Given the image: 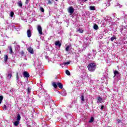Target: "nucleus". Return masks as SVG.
Masks as SVG:
<instances>
[{"label":"nucleus","mask_w":127,"mask_h":127,"mask_svg":"<svg viewBox=\"0 0 127 127\" xmlns=\"http://www.w3.org/2000/svg\"><path fill=\"white\" fill-rule=\"evenodd\" d=\"M87 68L90 72H94L95 70L97 69V64L96 63H90L87 66Z\"/></svg>","instance_id":"nucleus-1"},{"label":"nucleus","mask_w":127,"mask_h":127,"mask_svg":"<svg viewBox=\"0 0 127 127\" xmlns=\"http://www.w3.org/2000/svg\"><path fill=\"white\" fill-rule=\"evenodd\" d=\"M74 11L75 10L74 9V8L72 6L69 7L67 9L68 12L69 13H70V14H72V13H74Z\"/></svg>","instance_id":"nucleus-2"},{"label":"nucleus","mask_w":127,"mask_h":127,"mask_svg":"<svg viewBox=\"0 0 127 127\" xmlns=\"http://www.w3.org/2000/svg\"><path fill=\"white\" fill-rule=\"evenodd\" d=\"M38 31L41 35H42L43 34V33L42 32V28L41 27V26L38 25L37 27Z\"/></svg>","instance_id":"nucleus-3"},{"label":"nucleus","mask_w":127,"mask_h":127,"mask_svg":"<svg viewBox=\"0 0 127 127\" xmlns=\"http://www.w3.org/2000/svg\"><path fill=\"white\" fill-rule=\"evenodd\" d=\"M23 75L24 77H25V78H29L30 75L28 72L27 71H24L23 73Z\"/></svg>","instance_id":"nucleus-4"},{"label":"nucleus","mask_w":127,"mask_h":127,"mask_svg":"<svg viewBox=\"0 0 127 127\" xmlns=\"http://www.w3.org/2000/svg\"><path fill=\"white\" fill-rule=\"evenodd\" d=\"M27 35L29 38H30V37H31V35H32L31 34V31L30 30V29L27 30Z\"/></svg>","instance_id":"nucleus-5"},{"label":"nucleus","mask_w":127,"mask_h":127,"mask_svg":"<svg viewBox=\"0 0 127 127\" xmlns=\"http://www.w3.org/2000/svg\"><path fill=\"white\" fill-rule=\"evenodd\" d=\"M27 50L28 51V52H29V53H30L31 54H33V49L32 48H31V47L28 48Z\"/></svg>","instance_id":"nucleus-6"},{"label":"nucleus","mask_w":127,"mask_h":127,"mask_svg":"<svg viewBox=\"0 0 127 127\" xmlns=\"http://www.w3.org/2000/svg\"><path fill=\"white\" fill-rule=\"evenodd\" d=\"M55 44L56 46H59V47H61V43H60V41H56Z\"/></svg>","instance_id":"nucleus-7"},{"label":"nucleus","mask_w":127,"mask_h":127,"mask_svg":"<svg viewBox=\"0 0 127 127\" xmlns=\"http://www.w3.org/2000/svg\"><path fill=\"white\" fill-rule=\"evenodd\" d=\"M57 85H58L60 89H63V84L61 82H57Z\"/></svg>","instance_id":"nucleus-8"},{"label":"nucleus","mask_w":127,"mask_h":127,"mask_svg":"<svg viewBox=\"0 0 127 127\" xmlns=\"http://www.w3.org/2000/svg\"><path fill=\"white\" fill-rule=\"evenodd\" d=\"M52 86L54 87V88H55V89H57V88H58L57 83H56L55 82H52Z\"/></svg>","instance_id":"nucleus-9"},{"label":"nucleus","mask_w":127,"mask_h":127,"mask_svg":"<svg viewBox=\"0 0 127 127\" xmlns=\"http://www.w3.org/2000/svg\"><path fill=\"white\" fill-rule=\"evenodd\" d=\"M7 77L9 80H10V79H11V77H12V74L11 72L8 73Z\"/></svg>","instance_id":"nucleus-10"},{"label":"nucleus","mask_w":127,"mask_h":127,"mask_svg":"<svg viewBox=\"0 0 127 127\" xmlns=\"http://www.w3.org/2000/svg\"><path fill=\"white\" fill-rule=\"evenodd\" d=\"M114 77H116V75H120V72L118 70H115L114 71Z\"/></svg>","instance_id":"nucleus-11"},{"label":"nucleus","mask_w":127,"mask_h":127,"mask_svg":"<svg viewBox=\"0 0 127 127\" xmlns=\"http://www.w3.org/2000/svg\"><path fill=\"white\" fill-rule=\"evenodd\" d=\"M97 100L98 103H102V101H103V99L102 98V97H101V96L98 97Z\"/></svg>","instance_id":"nucleus-12"},{"label":"nucleus","mask_w":127,"mask_h":127,"mask_svg":"<svg viewBox=\"0 0 127 127\" xmlns=\"http://www.w3.org/2000/svg\"><path fill=\"white\" fill-rule=\"evenodd\" d=\"M47 4H52V3H53V2L54 1V0H47Z\"/></svg>","instance_id":"nucleus-13"},{"label":"nucleus","mask_w":127,"mask_h":127,"mask_svg":"<svg viewBox=\"0 0 127 127\" xmlns=\"http://www.w3.org/2000/svg\"><path fill=\"white\" fill-rule=\"evenodd\" d=\"M17 4L18 6H19V7H22V2H21V1H18Z\"/></svg>","instance_id":"nucleus-14"},{"label":"nucleus","mask_w":127,"mask_h":127,"mask_svg":"<svg viewBox=\"0 0 127 127\" xmlns=\"http://www.w3.org/2000/svg\"><path fill=\"white\" fill-rule=\"evenodd\" d=\"M93 28L95 30H98V29H99V26H98V25L95 24H94V25L93 26Z\"/></svg>","instance_id":"nucleus-15"},{"label":"nucleus","mask_w":127,"mask_h":127,"mask_svg":"<svg viewBox=\"0 0 127 127\" xmlns=\"http://www.w3.org/2000/svg\"><path fill=\"white\" fill-rule=\"evenodd\" d=\"M8 59V56H7V55H5L4 56V61H5V62H6Z\"/></svg>","instance_id":"nucleus-16"},{"label":"nucleus","mask_w":127,"mask_h":127,"mask_svg":"<svg viewBox=\"0 0 127 127\" xmlns=\"http://www.w3.org/2000/svg\"><path fill=\"white\" fill-rule=\"evenodd\" d=\"M20 119H21V117H20V114H18L17 116V121H20Z\"/></svg>","instance_id":"nucleus-17"},{"label":"nucleus","mask_w":127,"mask_h":127,"mask_svg":"<svg viewBox=\"0 0 127 127\" xmlns=\"http://www.w3.org/2000/svg\"><path fill=\"white\" fill-rule=\"evenodd\" d=\"M14 125L15 127H17V126H18V125H19V121H16L14 122Z\"/></svg>","instance_id":"nucleus-18"},{"label":"nucleus","mask_w":127,"mask_h":127,"mask_svg":"<svg viewBox=\"0 0 127 127\" xmlns=\"http://www.w3.org/2000/svg\"><path fill=\"white\" fill-rule=\"evenodd\" d=\"M9 50L10 51L9 54H12L13 51H12V48L11 47V46L9 47Z\"/></svg>","instance_id":"nucleus-19"},{"label":"nucleus","mask_w":127,"mask_h":127,"mask_svg":"<svg viewBox=\"0 0 127 127\" xmlns=\"http://www.w3.org/2000/svg\"><path fill=\"white\" fill-rule=\"evenodd\" d=\"M90 10H96V8H95V6H90Z\"/></svg>","instance_id":"nucleus-20"},{"label":"nucleus","mask_w":127,"mask_h":127,"mask_svg":"<svg viewBox=\"0 0 127 127\" xmlns=\"http://www.w3.org/2000/svg\"><path fill=\"white\" fill-rule=\"evenodd\" d=\"M65 73L66 74V75H67V76H70L71 75V73H70V71H69V70H66L65 71Z\"/></svg>","instance_id":"nucleus-21"},{"label":"nucleus","mask_w":127,"mask_h":127,"mask_svg":"<svg viewBox=\"0 0 127 127\" xmlns=\"http://www.w3.org/2000/svg\"><path fill=\"white\" fill-rule=\"evenodd\" d=\"M116 39H117V38L116 37V36L112 37L111 38V40L112 42L114 41V40H115Z\"/></svg>","instance_id":"nucleus-22"},{"label":"nucleus","mask_w":127,"mask_h":127,"mask_svg":"<svg viewBox=\"0 0 127 127\" xmlns=\"http://www.w3.org/2000/svg\"><path fill=\"white\" fill-rule=\"evenodd\" d=\"M2 100H3V97L2 96H0V104H1V102H2Z\"/></svg>","instance_id":"nucleus-23"},{"label":"nucleus","mask_w":127,"mask_h":127,"mask_svg":"<svg viewBox=\"0 0 127 127\" xmlns=\"http://www.w3.org/2000/svg\"><path fill=\"white\" fill-rule=\"evenodd\" d=\"M13 15H14V13L13 12V11H11L10 16L11 17H13Z\"/></svg>","instance_id":"nucleus-24"},{"label":"nucleus","mask_w":127,"mask_h":127,"mask_svg":"<svg viewBox=\"0 0 127 127\" xmlns=\"http://www.w3.org/2000/svg\"><path fill=\"white\" fill-rule=\"evenodd\" d=\"M93 122H94V117H91L90 121H89V123H93Z\"/></svg>","instance_id":"nucleus-25"},{"label":"nucleus","mask_w":127,"mask_h":127,"mask_svg":"<svg viewBox=\"0 0 127 127\" xmlns=\"http://www.w3.org/2000/svg\"><path fill=\"white\" fill-rule=\"evenodd\" d=\"M70 64V62H67L65 63H63L64 65H69Z\"/></svg>","instance_id":"nucleus-26"},{"label":"nucleus","mask_w":127,"mask_h":127,"mask_svg":"<svg viewBox=\"0 0 127 127\" xmlns=\"http://www.w3.org/2000/svg\"><path fill=\"white\" fill-rule=\"evenodd\" d=\"M81 101H82V102H84V101H85L84 95H81Z\"/></svg>","instance_id":"nucleus-27"},{"label":"nucleus","mask_w":127,"mask_h":127,"mask_svg":"<svg viewBox=\"0 0 127 127\" xmlns=\"http://www.w3.org/2000/svg\"><path fill=\"white\" fill-rule=\"evenodd\" d=\"M69 48H70V46H67L66 48H65V51H69Z\"/></svg>","instance_id":"nucleus-28"},{"label":"nucleus","mask_w":127,"mask_h":127,"mask_svg":"<svg viewBox=\"0 0 127 127\" xmlns=\"http://www.w3.org/2000/svg\"><path fill=\"white\" fill-rule=\"evenodd\" d=\"M78 31H79L81 33H83V32H84V30H83V29H78Z\"/></svg>","instance_id":"nucleus-29"},{"label":"nucleus","mask_w":127,"mask_h":127,"mask_svg":"<svg viewBox=\"0 0 127 127\" xmlns=\"http://www.w3.org/2000/svg\"><path fill=\"white\" fill-rule=\"evenodd\" d=\"M20 54H21V55H22V56H23L24 55V52L23 51H21L20 52Z\"/></svg>","instance_id":"nucleus-30"},{"label":"nucleus","mask_w":127,"mask_h":127,"mask_svg":"<svg viewBox=\"0 0 127 127\" xmlns=\"http://www.w3.org/2000/svg\"><path fill=\"white\" fill-rule=\"evenodd\" d=\"M40 10L42 11V12H43L44 11V9L42 7H40Z\"/></svg>","instance_id":"nucleus-31"},{"label":"nucleus","mask_w":127,"mask_h":127,"mask_svg":"<svg viewBox=\"0 0 127 127\" xmlns=\"http://www.w3.org/2000/svg\"><path fill=\"white\" fill-rule=\"evenodd\" d=\"M120 30L121 32H123V30H124V28L123 27H121Z\"/></svg>","instance_id":"nucleus-32"},{"label":"nucleus","mask_w":127,"mask_h":127,"mask_svg":"<svg viewBox=\"0 0 127 127\" xmlns=\"http://www.w3.org/2000/svg\"><path fill=\"white\" fill-rule=\"evenodd\" d=\"M16 76L17 80H18V79H19V77H18V73H16Z\"/></svg>","instance_id":"nucleus-33"},{"label":"nucleus","mask_w":127,"mask_h":127,"mask_svg":"<svg viewBox=\"0 0 127 127\" xmlns=\"http://www.w3.org/2000/svg\"><path fill=\"white\" fill-rule=\"evenodd\" d=\"M117 122L118 123V124H120V123H121L122 121L120 119H117Z\"/></svg>","instance_id":"nucleus-34"},{"label":"nucleus","mask_w":127,"mask_h":127,"mask_svg":"<svg viewBox=\"0 0 127 127\" xmlns=\"http://www.w3.org/2000/svg\"><path fill=\"white\" fill-rule=\"evenodd\" d=\"M27 91L28 92V93H30V89L29 88H28L27 89Z\"/></svg>","instance_id":"nucleus-35"},{"label":"nucleus","mask_w":127,"mask_h":127,"mask_svg":"<svg viewBox=\"0 0 127 127\" xmlns=\"http://www.w3.org/2000/svg\"><path fill=\"white\" fill-rule=\"evenodd\" d=\"M51 103H53L54 104V106H55V103H54V101L52 100Z\"/></svg>","instance_id":"nucleus-36"},{"label":"nucleus","mask_w":127,"mask_h":127,"mask_svg":"<svg viewBox=\"0 0 127 127\" xmlns=\"http://www.w3.org/2000/svg\"><path fill=\"white\" fill-rule=\"evenodd\" d=\"M104 105H102L101 106V111H103V109H104Z\"/></svg>","instance_id":"nucleus-37"},{"label":"nucleus","mask_w":127,"mask_h":127,"mask_svg":"<svg viewBox=\"0 0 127 127\" xmlns=\"http://www.w3.org/2000/svg\"><path fill=\"white\" fill-rule=\"evenodd\" d=\"M4 109H5V110H6V105H4L3 106Z\"/></svg>","instance_id":"nucleus-38"},{"label":"nucleus","mask_w":127,"mask_h":127,"mask_svg":"<svg viewBox=\"0 0 127 127\" xmlns=\"http://www.w3.org/2000/svg\"><path fill=\"white\" fill-rule=\"evenodd\" d=\"M28 0H26V2H27V1H28Z\"/></svg>","instance_id":"nucleus-39"},{"label":"nucleus","mask_w":127,"mask_h":127,"mask_svg":"<svg viewBox=\"0 0 127 127\" xmlns=\"http://www.w3.org/2000/svg\"><path fill=\"white\" fill-rule=\"evenodd\" d=\"M0 54H1V51H0Z\"/></svg>","instance_id":"nucleus-40"},{"label":"nucleus","mask_w":127,"mask_h":127,"mask_svg":"<svg viewBox=\"0 0 127 127\" xmlns=\"http://www.w3.org/2000/svg\"><path fill=\"white\" fill-rule=\"evenodd\" d=\"M55 79H57V76H56Z\"/></svg>","instance_id":"nucleus-41"},{"label":"nucleus","mask_w":127,"mask_h":127,"mask_svg":"<svg viewBox=\"0 0 127 127\" xmlns=\"http://www.w3.org/2000/svg\"><path fill=\"white\" fill-rule=\"evenodd\" d=\"M56 0V1H58L59 0Z\"/></svg>","instance_id":"nucleus-42"},{"label":"nucleus","mask_w":127,"mask_h":127,"mask_svg":"<svg viewBox=\"0 0 127 127\" xmlns=\"http://www.w3.org/2000/svg\"><path fill=\"white\" fill-rule=\"evenodd\" d=\"M87 0H85V1H87Z\"/></svg>","instance_id":"nucleus-43"}]
</instances>
